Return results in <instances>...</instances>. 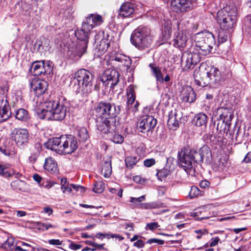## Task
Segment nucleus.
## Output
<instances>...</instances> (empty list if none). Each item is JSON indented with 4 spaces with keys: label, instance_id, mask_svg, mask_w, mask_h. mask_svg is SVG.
Returning a JSON list of instances; mask_svg holds the SVG:
<instances>
[{
    "label": "nucleus",
    "instance_id": "obj_32",
    "mask_svg": "<svg viewBox=\"0 0 251 251\" xmlns=\"http://www.w3.org/2000/svg\"><path fill=\"white\" fill-rule=\"evenodd\" d=\"M149 66L151 69V75L155 78L156 81H162L163 74L161 68L154 63H150Z\"/></svg>",
    "mask_w": 251,
    "mask_h": 251
},
{
    "label": "nucleus",
    "instance_id": "obj_42",
    "mask_svg": "<svg viewBox=\"0 0 251 251\" xmlns=\"http://www.w3.org/2000/svg\"><path fill=\"white\" fill-rule=\"evenodd\" d=\"M115 60L123 63L125 66H129L130 65V59L129 57L126 56L120 55L116 56Z\"/></svg>",
    "mask_w": 251,
    "mask_h": 251
},
{
    "label": "nucleus",
    "instance_id": "obj_37",
    "mask_svg": "<svg viewBox=\"0 0 251 251\" xmlns=\"http://www.w3.org/2000/svg\"><path fill=\"white\" fill-rule=\"evenodd\" d=\"M77 136L80 142H85L89 138V134L85 127H80L77 130Z\"/></svg>",
    "mask_w": 251,
    "mask_h": 251
},
{
    "label": "nucleus",
    "instance_id": "obj_52",
    "mask_svg": "<svg viewBox=\"0 0 251 251\" xmlns=\"http://www.w3.org/2000/svg\"><path fill=\"white\" fill-rule=\"evenodd\" d=\"M147 243L149 244H157L158 245H163L164 244V241L156 238H151L149 239L147 241Z\"/></svg>",
    "mask_w": 251,
    "mask_h": 251
},
{
    "label": "nucleus",
    "instance_id": "obj_4",
    "mask_svg": "<svg viewBox=\"0 0 251 251\" xmlns=\"http://www.w3.org/2000/svg\"><path fill=\"white\" fill-rule=\"evenodd\" d=\"M152 41L150 29L143 25H140L134 29L130 37L131 44L140 50L149 48Z\"/></svg>",
    "mask_w": 251,
    "mask_h": 251
},
{
    "label": "nucleus",
    "instance_id": "obj_60",
    "mask_svg": "<svg viewBox=\"0 0 251 251\" xmlns=\"http://www.w3.org/2000/svg\"><path fill=\"white\" fill-rule=\"evenodd\" d=\"M48 243L50 245H62V242L59 239H50L48 241Z\"/></svg>",
    "mask_w": 251,
    "mask_h": 251
},
{
    "label": "nucleus",
    "instance_id": "obj_25",
    "mask_svg": "<svg viewBox=\"0 0 251 251\" xmlns=\"http://www.w3.org/2000/svg\"><path fill=\"white\" fill-rule=\"evenodd\" d=\"M169 118L167 122L168 127L172 130H176L179 126V120L181 118V115H178L176 110L171 111L169 115Z\"/></svg>",
    "mask_w": 251,
    "mask_h": 251
},
{
    "label": "nucleus",
    "instance_id": "obj_36",
    "mask_svg": "<svg viewBox=\"0 0 251 251\" xmlns=\"http://www.w3.org/2000/svg\"><path fill=\"white\" fill-rule=\"evenodd\" d=\"M0 247L6 251H13L15 247L14 239L13 237H8Z\"/></svg>",
    "mask_w": 251,
    "mask_h": 251
},
{
    "label": "nucleus",
    "instance_id": "obj_55",
    "mask_svg": "<svg viewBox=\"0 0 251 251\" xmlns=\"http://www.w3.org/2000/svg\"><path fill=\"white\" fill-rule=\"evenodd\" d=\"M136 206L142 209H150L149 202L141 203L139 204L136 203Z\"/></svg>",
    "mask_w": 251,
    "mask_h": 251
},
{
    "label": "nucleus",
    "instance_id": "obj_49",
    "mask_svg": "<svg viewBox=\"0 0 251 251\" xmlns=\"http://www.w3.org/2000/svg\"><path fill=\"white\" fill-rule=\"evenodd\" d=\"M23 183V181L20 180H16L15 181H13L11 183V187L15 190H21V185Z\"/></svg>",
    "mask_w": 251,
    "mask_h": 251
},
{
    "label": "nucleus",
    "instance_id": "obj_57",
    "mask_svg": "<svg viewBox=\"0 0 251 251\" xmlns=\"http://www.w3.org/2000/svg\"><path fill=\"white\" fill-rule=\"evenodd\" d=\"M107 238H115L116 239L118 240L119 241H122L124 239V238L123 236L117 234H107Z\"/></svg>",
    "mask_w": 251,
    "mask_h": 251
},
{
    "label": "nucleus",
    "instance_id": "obj_48",
    "mask_svg": "<svg viewBox=\"0 0 251 251\" xmlns=\"http://www.w3.org/2000/svg\"><path fill=\"white\" fill-rule=\"evenodd\" d=\"M37 225L40 228L43 230H48L50 228H54L55 226L51 225L50 223H42L38 222Z\"/></svg>",
    "mask_w": 251,
    "mask_h": 251
},
{
    "label": "nucleus",
    "instance_id": "obj_23",
    "mask_svg": "<svg viewBox=\"0 0 251 251\" xmlns=\"http://www.w3.org/2000/svg\"><path fill=\"white\" fill-rule=\"evenodd\" d=\"M206 74L211 80L212 88H216L220 84L222 75L218 68L211 66Z\"/></svg>",
    "mask_w": 251,
    "mask_h": 251
},
{
    "label": "nucleus",
    "instance_id": "obj_11",
    "mask_svg": "<svg viewBox=\"0 0 251 251\" xmlns=\"http://www.w3.org/2000/svg\"><path fill=\"white\" fill-rule=\"evenodd\" d=\"M29 132L25 128H15L12 133V138L16 145L22 148L27 145L29 140Z\"/></svg>",
    "mask_w": 251,
    "mask_h": 251
},
{
    "label": "nucleus",
    "instance_id": "obj_2",
    "mask_svg": "<svg viewBox=\"0 0 251 251\" xmlns=\"http://www.w3.org/2000/svg\"><path fill=\"white\" fill-rule=\"evenodd\" d=\"M69 104L64 98H57L52 101H46L43 108L37 112L39 118L47 121H62L66 116Z\"/></svg>",
    "mask_w": 251,
    "mask_h": 251
},
{
    "label": "nucleus",
    "instance_id": "obj_26",
    "mask_svg": "<svg viewBox=\"0 0 251 251\" xmlns=\"http://www.w3.org/2000/svg\"><path fill=\"white\" fill-rule=\"evenodd\" d=\"M180 97L183 101L192 103L196 99V94L193 89L191 86H188L183 88Z\"/></svg>",
    "mask_w": 251,
    "mask_h": 251
},
{
    "label": "nucleus",
    "instance_id": "obj_44",
    "mask_svg": "<svg viewBox=\"0 0 251 251\" xmlns=\"http://www.w3.org/2000/svg\"><path fill=\"white\" fill-rule=\"evenodd\" d=\"M149 203L150 209L164 208L166 206L165 204L160 201L150 202Z\"/></svg>",
    "mask_w": 251,
    "mask_h": 251
},
{
    "label": "nucleus",
    "instance_id": "obj_51",
    "mask_svg": "<svg viewBox=\"0 0 251 251\" xmlns=\"http://www.w3.org/2000/svg\"><path fill=\"white\" fill-rule=\"evenodd\" d=\"M159 226H160L157 222H152L148 223L146 226L145 228L146 229H150V230L152 231L155 229H157Z\"/></svg>",
    "mask_w": 251,
    "mask_h": 251
},
{
    "label": "nucleus",
    "instance_id": "obj_63",
    "mask_svg": "<svg viewBox=\"0 0 251 251\" xmlns=\"http://www.w3.org/2000/svg\"><path fill=\"white\" fill-rule=\"evenodd\" d=\"M219 240L220 239L218 237H216L212 238L211 241L210 243V246L214 247V246H216L218 244Z\"/></svg>",
    "mask_w": 251,
    "mask_h": 251
},
{
    "label": "nucleus",
    "instance_id": "obj_5",
    "mask_svg": "<svg viewBox=\"0 0 251 251\" xmlns=\"http://www.w3.org/2000/svg\"><path fill=\"white\" fill-rule=\"evenodd\" d=\"M194 42L196 50L202 55L209 54L213 48L216 47L213 34L208 31L197 33L194 37Z\"/></svg>",
    "mask_w": 251,
    "mask_h": 251
},
{
    "label": "nucleus",
    "instance_id": "obj_58",
    "mask_svg": "<svg viewBox=\"0 0 251 251\" xmlns=\"http://www.w3.org/2000/svg\"><path fill=\"white\" fill-rule=\"evenodd\" d=\"M234 130L233 132L232 131L230 132V131H229L228 132L229 133L230 135H232L233 134H234V131L236 130L235 139H236V140L237 141V138L238 137V136H239V134H240L241 129H240V127H238V126H236V125H235L234 126Z\"/></svg>",
    "mask_w": 251,
    "mask_h": 251
},
{
    "label": "nucleus",
    "instance_id": "obj_13",
    "mask_svg": "<svg viewBox=\"0 0 251 251\" xmlns=\"http://www.w3.org/2000/svg\"><path fill=\"white\" fill-rule=\"evenodd\" d=\"M87 49V47L85 44L81 45L77 43L75 45L70 46L68 47L67 55L70 59L74 61H77L86 52Z\"/></svg>",
    "mask_w": 251,
    "mask_h": 251
},
{
    "label": "nucleus",
    "instance_id": "obj_62",
    "mask_svg": "<svg viewBox=\"0 0 251 251\" xmlns=\"http://www.w3.org/2000/svg\"><path fill=\"white\" fill-rule=\"evenodd\" d=\"M209 184L210 183L209 181L206 180H203L200 182V186L201 188H205L208 187Z\"/></svg>",
    "mask_w": 251,
    "mask_h": 251
},
{
    "label": "nucleus",
    "instance_id": "obj_56",
    "mask_svg": "<svg viewBox=\"0 0 251 251\" xmlns=\"http://www.w3.org/2000/svg\"><path fill=\"white\" fill-rule=\"evenodd\" d=\"M70 186L77 191H80L81 193L84 192L86 188L79 185H75L74 184H70Z\"/></svg>",
    "mask_w": 251,
    "mask_h": 251
},
{
    "label": "nucleus",
    "instance_id": "obj_47",
    "mask_svg": "<svg viewBox=\"0 0 251 251\" xmlns=\"http://www.w3.org/2000/svg\"><path fill=\"white\" fill-rule=\"evenodd\" d=\"M111 140L116 144H121L124 142V137L119 134H115Z\"/></svg>",
    "mask_w": 251,
    "mask_h": 251
},
{
    "label": "nucleus",
    "instance_id": "obj_12",
    "mask_svg": "<svg viewBox=\"0 0 251 251\" xmlns=\"http://www.w3.org/2000/svg\"><path fill=\"white\" fill-rule=\"evenodd\" d=\"M119 73L115 69L111 68L104 71L101 76L100 80L105 86L110 83V87L114 88V86L119 82Z\"/></svg>",
    "mask_w": 251,
    "mask_h": 251
},
{
    "label": "nucleus",
    "instance_id": "obj_9",
    "mask_svg": "<svg viewBox=\"0 0 251 251\" xmlns=\"http://www.w3.org/2000/svg\"><path fill=\"white\" fill-rule=\"evenodd\" d=\"M9 87L7 85L0 87V123L7 120L10 116V107L6 96Z\"/></svg>",
    "mask_w": 251,
    "mask_h": 251
},
{
    "label": "nucleus",
    "instance_id": "obj_6",
    "mask_svg": "<svg viewBox=\"0 0 251 251\" xmlns=\"http://www.w3.org/2000/svg\"><path fill=\"white\" fill-rule=\"evenodd\" d=\"M75 77L79 85L77 93L88 96L92 92L94 75L89 71L82 69L76 72Z\"/></svg>",
    "mask_w": 251,
    "mask_h": 251
},
{
    "label": "nucleus",
    "instance_id": "obj_15",
    "mask_svg": "<svg viewBox=\"0 0 251 251\" xmlns=\"http://www.w3.org/2000/svg\"><path fill=\"white\" fill-rule=\"evenodd\" d=\"M157 123L156 120L152 116H143L138 123L137 128L140 132L145 133L149 132L154 127Z\"/></svg>",
    "mask_w": 251,
    "mask_h": 251
},
{
    "label": "nucleus",
    "instance_id": "obj_40",
    "mask_svg": "<svg viewBox=\"0 0 251 251\" xmlns=\"http://www.w3.org/2000/svg\"><path fill=\"white\" fill-rule=\"evenodd\" d=\"M225 30L220 31L218 35V44L216 47L220 48L221 44L226 42L228 39V35L227 32L224 31Z\"/></svg>",
    "mask_w": 251,
    "mask_h": 251
},
{
    "label": "nucleus",
    "instance_id": "obj_46",
    "mask_svg": "<svg viewBox=\"0 0 251 251\" xmlns=\"http://www.w3.org/2000/svg\"><path fill=\"white\" fill-rule=\"evenodd\" d=\"M8 156L13 159L16 162H19L20 160V156L18 154L17 151L15 150L9 151Z\"/></svg>",
    "mask_w": 251,
    "mask_h": 251
},
{
    "label": "nucleus",
    "instance_id": "obj_64",
    "mask_svg": "<svg viewBox=\"0 0 251 251\" xmlns=\"http://www.w3.org/2000/svg\"><path fill=\"white\" fill-rule=\"evenodd\" d=\"M134 246L138 248H142L144 246V243L142 240H138L136 242H134Z\"/></svg>",
    "mask_w": 251,
    "mask_h": 251
},
{
    "label": "nucleus",
    "instance_id": "obj_41",
    "mask_svg": "<svg viewBox=\"0 0 251 251\" xmlns=\"http://www.w3.org/2000/svg\"><path fill=\"white\" fill-rule=\"evenodd\" d=\"M104 183L102 181H98L94 184L93 191L95 193H101L104 191Z\"/></svg>",
    "mask_w": 251,
    "mask_h": 251
},
{
    "label": "nucleus",
    "instance_id": "obj_43",
    "mask_svg": "<svg viewBox=\"0 0 251 251\" xmlns=\"http://www.w3.org/2000/svg\"><path fill=\"white\" fill-rule=\"evenodd\" d=\"M189 195L191 198H193L201 196V194L197 187L193 186L191 187Z\"/></svg>",
    "mask_w": 251,
    "mask_h": 251
},
{
    "label": "nucleus",
    "instance_id": "obj_50",
    "mask_svg": "<svg viewBox=\"0 0 251 251\" xmlns=\"http://www.w3.org/2000/svg\"><path fill=\"white\" fill-rule=\"evenodd\" d=\"M146 200L145 195H143L139 198H134V197H130L129 201L132 203H134V204L136 205V204L140 203V202L144 201Z\"/></svg>",
    "mask_w": 251,
    "mask_h": 251
},
{
    "label": "nucleus",
    "instance_id": "obj_19",
    "mask_svg": "<svg viewBox=\"0 0 251 251\" xmlns=\"http://www.w3.org/2000/svg\"><path fill=\"white\" fill-rule=\"evenodd\" d=\"M64 145L63 150L65 154H70L75 151L77 148V142L75 137L71 135H65L62 138Z\"/></svg>",
    "mask_w": 251,
    "mask_h": 251
},
{
    "label": "nucleus",
    "instance_id": "obj_54",
    "mask_svg": "<svg viewBox=\"0 0 251 251\" xmlns=\"http://www.w3.org/2000/svg\"><path fill=\"white\" fill-rule=\"evenodd\" d=\"M155 163V160L153 158L147 159L144 160V164L145 166L150 167Z\"/></svg>",
    "mask_w": 251,
    "mask_h": 251
},
{
    "label": "nucleus",
    "instance_id": "obj_33",
    "mask_svg": "<svg viewBox=\"0 0 251 251\" xmlns=\"http://www.w3.org/2000/svg\"><path fill=\"white\" fill-rule=\"evenodd\" d=\"M15 118L22 122H28L30 115L28 111L24 108H20L15 112Z\"/></svg>",
    "mask_w": 251,
    "mask_h": 251
},
{
    "label": "nucleus",
    "instance_id": "obj_3",
    "mask_svg": "<svg viewBox=\"0 0 251 251\" xmlns=\"http://www.w3.org/2000/svg\"><path fill=\"white\" fill-rule=\"evenodd\" d=\"M237 8L234 3H230L217 13L216 20L221 30L230 31L236 24Z\"/></svg>",
    "mask_w": 251,
    "mask_h": 251
},
{
    "label": "nucleus",
    "instance_id": "obj_27",
    "mask_svg": "<svg viewBox=\"0 0 251 251\" xmlns=\"http://www.w3.org/2000/svg\"><path fill=\"white\" fill-rule=\"evenodd\" d=\"M103 22L101 16L98 14H90L86 18L83 23H87V25H91L92 29L95 26L100 25Z\"/></svg>",
    "mask_w": 251,
    "mask_h": 251
},
{
    "label": "nucleus",
    "instance_id": "obj_30",
    "mask_svg": "<svg viewBox=\"0 0 251 251\" xmlns=\"http://www.w3.org/2000/svg\"><path fill=\"white\" fill-rule=\"evenodd\" d=\"M109 47V44L106 40L102 39L100 42V44L97 45L94 50V54L98 57H100L106 51Z\"/></svg>",
    "mask_w": 251,
    "mask_h": 251
},
{
    "label": "nucleus",
    "instance_id": "obj_28",
    "mask_svg": "<svg viewBox=\"0 0 251 251\" xmlns=\"http://www.w3.org/2000/svg\"><path fill=\"white\" fill-rule=\"evenodd\" d=\"M134 11L133 4L127 2L123 3L120 9L119 16L123 18L128 17Z\"/></svg>",
    "mask_w": 251,
    "mask_h": 251
},
{
    "label": "nucleus",
    "instance_id": "obj_17",
    "mask_svg": "<svg viewBox=\"0 0 251 251\" xmlns=\"http://www.w3.org/2000/svg\"><path fill=\"white\" fill-rule=\"evenodd\" d=\"M64 136L49 139L48 142L45 143V146L47 148L54 151L58 154H65V150H63L64 145L62 142V138Z\"/></svg>",
    "mask_w": 251,
    "mask_h": 251
},
{
    "label": "nucleus",
    "instance_id": "obj_34",
    "mask_svg": "<svg viewBox=\"0 0 251 251\" xmlns=\"http://www.w3.org/2000/svg\"><path fill=\"white\" fill-rule=\"evenodd\" d=\"M194 121L197 126H205L207 123V117L205 114L200 113L195 116Z\"/></svg>",
    "mask_w": 251,
    "mask_h": 251
},
{
    "label": "nucleus",
    "instance_id": "obj_39",
    "mask_svg": "<svg viewBox=\"0 0 251 251\" xmlns=\"http://www.w3.org/2000/svg\"><path fill=\"white\" fill-rule=\"evenodd\" d=\"M138 160L139 159L136 156H128L126 157L125 161L126 166L129 169H131L137 163Z\"/></svg>",
    "mask_w": 251,
    "mask_h": 251
},
{
    "label": "nucleus",
    "instance_id": "obj_21",
    "mask_svg": "<svg viewBox=\"0 0 251 251\" xmlns=\"http://www.w3.org/2000/svg\"><path fill=\"white\" fill-rule=\"evenodd\" d=\"M222 113L220 115L221 119L225 123V127L224 128V133H228L229 131V128L231 125V121L234 117L233 111L231 108H221Z\"/></svg>",
    "mask_w": 251,
    "mask_h": 251
},
{
    "label": "nucleus",
    "instance_id": "obj_31",
    "mask_svg": "<svg viewBox=\"0 0 251 251\" xmlns=\"http://www.w3.org/2000/svg\"><path fill=\"white\" fill-rule=\"evenodd\" d=\"M44 167L46 170L52 174L56 173L58 170L57 163L51 157L46 159Z\"/></svg>",
    "mask_w": 251,
    "mask_h": 251
},
{
    "label": "nucleus",
    "instance_id": "obj_16",
    "mask_svg": "<svg viewBox=\"0 0 251 251\" xmlns=\"http://www.w3.org/2000/svg\"><path fill=\"white\" fill-rule=\"evenodd\" d=\"M91 30L92 26L91 25H87V23L84 24L82 23L81 28L75 31V35L79 40L77 43L81 45L85 44L86 47H87L89 36Z\"/></svg>",
    "mask_w": 251,
    "mask_h": 251
},
{
    "label": "nucleus",
    "instance_id": "obj_35",
    "mask_svg": "<svg viewBox=\"0 0 251 251\" xmlns=\"http://www.w3.org/2000/svg\"><path fill=\"white\" fill-rule=\"evenodd\" d=\"M101 173L105 178H108L110 177L112 173L111 160H109L104 162L101 168Z\"/></svg>",
    "mask_w": 251,
    "mask_h": 251
},
{
    "label": "nucleus",
    "instance_id": "obj_1",
    "mask_svg": "<svg viewBox=\"0 0 251 251\" xmlns=\"http://www.w3.org/2000/svg\"><path fill=\"white\" fill-rule=\"evenodd\" d=\"M120 106L100 101L95 104L94 111L96 116V126L99 130L106 133L116 128V117L120 113Z\"/></svg>",
    "mask_w": 251,
    "mask_h": 251
},
{
    "label": "nucleus",
    "instance_id": "obj_18",
    "mask_svg": "<svg viewBox=\"0 0 251 251\" xmlns=\"http://www.w3.org/2000/svg\"><path fill=\"white\" fill-rule=\"evenodd\" d=\"M192 8L193 4L189 0H172L171 2V9L176 13L188 11Z\"/></svg>",
    "mask_w": 251,
    "mask_h": 251
},
{
    "label": "nucleus",
    "instance_id": "obj_22",
    "mask_svg": "<svg viewBox=\"0 0 251 251\" xmlns=\"http://www.w3.org/2000/svg\"><path fill=\"white\" fill-rule=\"evenodd\" d=\"M31 89L38 97L43 94L47 90L48 83L43 79L33 80L30 84Z\"/></svg>",
    "mask_w": 251,
    "mask_h": 251
},
{
    "label": "nucleus",
    "instance_id": "obj_14",
    "mask_svg": "<svg viewBox=\"0 0 251 251\" xmlns=\"http://www.w3.org/2000/svg\"><path fill=\"white\" fill-rule=\"evenodd\" d=\"M180 24L177 25L178 31L175 34L173 42L174 47L181 49L186 46L189 37L187 30L185 29L180 30Z\"/></svg>",
    "mask_w": 251,
    "mask_h": 251
},
{
    "label": "nucleus",
    "instance_id": "obj_20",
    "mask_svg": "<svg viewBox=\"0 0 251 251\" xmlns=\"http://www.w3.org/2000/svg\"><path fill=\"white\" fill-rule=\"evenodd\" d=\"M126 95L127 97L126 108L128 110L131 109L134 112H136L138 110L139 103L137 101H135L136 95L132 86H128L126 91Z\"/></svg>",
    "mask_w": 251,
    "mask_h": 251
},
{
    "label": "nucleus",
    "instance_id": "obj_38",
    "mask_svg": "<svg viewBox=\"0 0 251 251\" xmlns=\"http://www.w3.org/2000/svg\"><path fill=\"white\" fill-rule=\"evenodd\" d=\"M15 174L13 170L6 167L5 165L0 164V175L5 177H8Z\"/></svg>",
    "mask_w": 251,
    "mask_h": 251
},
{
    "label": "nucleus",
    "instance_id": "obj_24",
    "mask_svg": "<svg viewBox=\"0 0 251 251\" xmlns=\"http://www.w3.org/2000/svg\"><path fill=\"white\" fill-rule=\"evenodd\" d=\"M191 151L195 152V153H192V157L195 161V166L197 164L202 163L204 157L207 156L210 153L209 148L207 146H202L198 151L191 148Z\"/></svg>",
    "mask_w": 251,
    "mask_h": 251
},
{
    "label": "nucleus",
    "instance_id": "obj_29",
    "mask_svg": "<svg viewBox=\"0 0 251 251\" xmlns=\"http://www.w3.org/2000/svg\"><path fill=\"white\" fill-rule=\"evenodd\" d=\"M197 69H196L194 73V77L195 78V83L197 86H201L202 87H204L208 85L210 87H212L211 80H210L209 77H208L207 75L206 74V75H204V76H201L200 79H198V72H197Z\"/></svg>",
    "mask_w": 251,
    "mask_h": 251
},
{
    "label": "nucleus",
    "instance_id": "obj_10",
    "mask_svg": "<svg viewBox=\"0 0 251 251\" xmlns=\"http://www.w3.org/2000/svg\"><path fill=\"white\" fill-rule=\"evenodd\" d=\"M200 53L195 52L191 48L183 53L181 57V62L183 65V70L189 71L193 69L200 61Z\"/></svg>",
    "mask_w": 251,
    "mask_h": 251
},
{
    "label": "nucleus",
    "instance_id": "obj_61",
    "mask_svg": "<svg viewBox=\"0 0 251 251\" xmlns=\"http://www.w3.org/2000/svg\"><path fill=\"white\" fill-rule=\"evenodd\" d=\"M61 189L63 193H70L72 191V188L69 186L68 184L65 186H61Z\"/></svg>",
    "mask_w": 251,
    "mask_h": 251
},
{
    "label": "nucleus",
    "instance_id": "obj_7",
    "mask_svg": "<svg viewBox=\"0 0 251 251\" xmlns=\"http://www.w3.org/2000/svg\"><path fill=\"white\" fill-rule=\"evenodd\" d=\"M194 151H191V148L186 146L182 148L178 152V164L185 171H190L195 166V161L192 157V153Z\"/></svg>",
    "mask_w": 251,
    "mask_h": 251
},
{
    "label": "nucleus",
    "instance_id": "obj_59",
    "mask_svg": "<svg viewBox=\"0 0 251 251\" xmlns=\"http://www.w3.org/2000/svg\"><path fill=\"white\" fill-rule=\"evenodd\" d=\"M34 149L35 150L34 152L38 153V154L42 150V147L41 143L37 142L34 144Z\"/></svg>",
    "mask_w": 251,
    "mask_h": 251
},
{
    "label": "nucleus",
    "instance_id": "obj_53",
    "mask_svg": "<svg viewBox=\"0 0 251 251\" xmlns=\"http://www.w3.org/2000/svg\"><path fill=\"white\" fill-rule=\"evenodd\" d=\"M39 154L36 152H32L28 157V160L31 163H34L39 156Z\"/></svg>",
    "mask_w": 251,
    "mask_h": 251
},
{
    "label": "nucleus",
    "instance_id": "obj_8",
    "mask_svg": "<svg viewBox=\"0 0 251 251\" xmlns=\"http://www.w3.org/2000/svg\"><path fill=\"white\" fill-rule=\"evenodd\" d=\"M53 64L50 60L36 61L32 63L30 70L35 76L50 75L52 72Z\"/></svg>",
    "mask_w": 251,
    "mask_h": 251
},
{
    "label": "nucleus",
    "instance_id": "obj_45",
    "mask_svg": "<svg viewBox=\"0 0 251 251\" xmlns=\"http://www.w3.org/2000/svg\"><path fill=\"white\" fill-rule=\"evenodd\" d=\"M170 174V171L167 169H163L158 171L157 175L160 180L165 179Z\"/></svg>",
    "mask_w": 251,
    "mask_h": 251
}]
</instances>
